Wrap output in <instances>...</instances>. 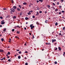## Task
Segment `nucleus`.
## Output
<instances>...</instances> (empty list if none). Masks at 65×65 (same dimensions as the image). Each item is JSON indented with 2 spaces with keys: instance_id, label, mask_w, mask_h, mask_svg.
<instances>
[{
  "instance_id": "nucleus-56",
  "label": "nucleus",
  "mask_w": 65,
  "mask_h": 65,
  "mask_svg": "<svg viewBox=\"0 0 65 65\" xmlns=\"http://www.w3.org/2000/svg\"><path fill=\"white\" fill-rule=\"evenodd\" d=\"M58 50V48H55V50Z\"/></svg>"
},
{
  "instance_id": "nucleus-29",
  "label": "nucleus",
  "mask_w": 65,
  "mask_h": 65,
  "mask_svg": "<svg viewBox=\"0 0 65 65\" xmlns=\"http://www.w3.org/2000/svg\"><path fill=\"white\" fill-rule=\"evenodd\" d=\"M6 29L5 28H4V30H3V31H6Z\"/></svg>"
},
{
  "instance_id": "nucleus-38",
  "label": "nucleus",
  "mask_w": 65,
  "mask_h": 65,
  "mask_svg": "<svg viewBox=\"0 0 65 65\" xmlns=\"http://www.w3.org/2000/svg\"><path fill=\"white\" fill-rule=\"evenodd\" d=\"M40 9L38 7L37 8V9L38 10H39Z\"/></svg>"
},
{
  "instance_id": "nucleus-18",
  "label": "nucleus",
  "mask_w": 65,
  "mask_h": 65,
  "mask_svg": "<svg viewBox=\"0 0 65 65\" xmlns=\"http://www.w3.org/2000/svg\"><path fill=\"white\" fill-rule=\"evenodd\" d=\"M5 23V22H2L1 23V24L3 25Z\"/></svg>"
},
{
  "instance_id": "nucleus-34",
  "label": "nucleus",
  "mask_w": 65,
  "mask_h": 65,
  "mask_svg": "<svg viewBox=\"0 0 65 65\" xmlns=\"http://www.w3.org/2000/svg\"><path fill=\"white\" fill-rule=\"evenodd\" d=\"M39 12L40 13H42V11H40Z\"/></svg>"
},
{
  "instance_id": "nucleus-33",
  "label": "nucleus",
  "mask_w": 65,
  "mask_h": 65,
  "mask_svg": "<svg viewBox=\"0 0 65 65\" xmlns=\"http://www.w3.org/2000/svg\"><path fill=\"white\" fill-rule=\"evenodd\" d=\"M53 5H54V6H55L56 5V4L54 3H53Z\"/></svg>"
},
{
  "instance_id": "nucleus-53",
  "label": "nucleus",
  "mask_w": 65,
  "mask_h": 65,
  "mask_svg": "<svg viewBox=\"0 0 65 65\" xmlns=\"http://www.w3.org/2000/svg\"><path fill=\"white\" fill-rule=\"evenodd\" d=\"M25 53H28V52H27V51H25Z\"/></svg>"
},
{
  "instance_id": "nucleus-10",
  "label": "nucleus",
  "mask_w": 65,
  "mask_h": 65,
  "mask_svg": "<svg viewBox=\"0 0 65 65\" xmlns=\"http://www.w3.org/2000/svg\"><path fill=\"white\" fill-rule=\"evenodd\" d=\"M16 26V27H18V28H20V27H19V25L18 26Z\"/></svg>"
},
{
  "instance_id": "nucleus-17",
  "label": "nucleus",
  "mask_w": 65,
  "mask_h": 65,
  "mask_svg": "<svg viewBox=\"0 0 65 65\" xmlns=\"http://www.w3.org/2000/svg\"><path fill=\"white\" fill-rule=\"evenodd\" d=\"M20 31H17V34H20Z\"/></svg>"
},
{
  "instance_id": "nucleus-13",
  "label": "nucleus",
  "mask_w": 65,
  "mask_h": 65,
  "mask_svg": "<svg viewBox=\"0 0 65 65\" xmlns=\"http://www.w3.org/2000/svg\"><path fill=\"white\" fill-rule=\"evenodd\" d=\"M31 14V13L30 12H28V13H27V14H28V15H30Z\"/></svg>"
},
{
  "instance_id": "nucleus-16",
  "label": "nucleus",
  "mask_w": 65,
  "mask_h": 65,
  "mask_svg": "<svg viewBox=\"0 0 65 65\" xmlns=\"http://www.w3.org/2000/svg\"><path fill=\"white\" fill-rule=\"evenodd\" d=\"M15 38H18V39H19V37L18 36H16L15 37Z\"/></svg>"
},
{
  "instance_id": "nucleus-31",
  "label": "nucleus",
  "mask_w": 65,
  "mask_h": 65,
  "mask_svg": "<svg viewBox=\"0 0 65 65\" xmlns=\"http://www.w3.org/2000/svg\"><path fill=\"white\" fill-rule=\"evenodd\" d=\"M58 25V23H55V26H57Z\"/></svg>"
},
{
  "instance_id": "nucleus-46",
  "label": "nucleus",
  "mask_w": 65,
  "mask_h": 65,
  "mask_svg": "<svg viewBox=\"0 0 65 65\" xmlns=\"http://www.w3.org/2000/svg\"><path fill=\"white\" fill-rule=\"evenodd\" d=\"M59 35H61V36H62V35H61V33H59Z\"/></svg>"
},
{
  "instance_id": "nucleus-43",
  "label": "nucleus",
  "mask_w": 65,
  "mask_h": 65,
  "mask_svg": "<svg viewBox=\"0 0 65 65\" xmlns=\"http://www.w3.org/2000/svg\"><path fill=\"white\" fill-rule=\"evenodd\" d=\"M3 9H4V10H7V9L6 8H3Z\"/></svg>"
},
{
  "instance_id": "nucleus-35",
  "label": "nucleus",
  "mask_w": 65,
  "mask_h": 65,
  "mask_svg": "<svg viewBox=\"0 0 65 65\" xmlns=\"http://www.w3.org/2000/svg\"><path fill=\"white\" fill-rule=\"evenodd\" d=\"M21 53H22V52H21L20 51L19 52V54H21Z\"/></svg>"
},
{
  "instance_id": "nucleus-55",
  "label": "nucleus",
  "mask_w": 65,
  "mask_h": 65,
  "mask_svg": "<svg viewBox=\"0 0 65 65\" xmlns=\"http://www.w3.org/2000/svg\"><path fill=\"white\" fill-rule=\"evenodd\" d=\"M4 22V20H3L1 22Z\"/></svg>"
},
{
  "instance_id": "nucleus-6",
  "label": "nucleus",
  "mask_w": 65,
  "mask_h": 65,
  "mask_svg": "<svg viewBox=\"0 0 65 65\" xmlns=\"http://www.w3.org/2000/svg\"><path fill=\"white\" fill-rule=\"evenodd\" d=\"M17 10H18V11H20V9L19 8H17Z\"/></svg>"
},
{
  "instance_id": "nucleus-49",
  "label": "nucleus",
  "mask_w": 65,
  "mask_h": 65,
  "mask_svg": "<svg viewBox=\"0 0 65 65\" xmlns=\"http://www.w3.org/2000/svg\"><path fill=\"white\" fill-rule=\"evenodd\" d=\"M12 40L11 39H9V41H11Z\"/></svg>"
},
{
  "instance_id": "nucleus-11",
  "label": "nucleus",
  "mask_w": 65,
  "mask_h": 65,
  "mask_svg": "<svg viewBox=\"0 0 65 65\" xmlns=\"http://www.w3.org/2000/svg\"><path fill=\"white\" fill-rule=\"evenodd\" d=\"M23 4L24 5H27V3H23Z\"/></svg>"
},
{
  "instance_id": "nucleus-51",
  "label": "nucleus",
  "mask_w": 65,
  "mask_h": 65,
  "mask_svg": "<svg viewBox=\"0 0 65 65\" xmlns=\"http://www.w3.org/2000/svg\"><path fill=\"white\" fill-rule=\"evenodd\" d=\"M32 18H35V16H32Z\"/></svg>"
},
{
  "instance_id": "nucleus-52",
  "label": "nucleus",
  "mask_w": 65,
  "mask_h": 65,
  "mask_svg": "<svg viewBox=\"0 0 65 65\" xmlns=\"http://www.w3.org/2000/svg\"><path fill=\"white\" fill-rule=\"evenodd\" d=\"M6 47L7 48H9V46H8V47L6 46Z\"/></svg>"
},
{
  "instance_id": "nucleus-54",
  "label": "nucleus",
  "mask_w": 65,
  "mask_h": 65,
  "mask_svg": "<svg viewBox=\"0 0 65 65\" xmlns=\"http://www.w3.org/2000/svg\"><path fill=\"white\" fill-rule=\"evenodd\" d=\"M64 0H61V2H63Z\"/></svg>"
},
{
  "instance_id": "nucleus-42",
  "label": "nucleus",
  "mask_w": 65,
  "mask_h": 65,
  "mask_svg": "<svg viewBox=\"0 0 65 65\" xmlns=\"http://www.w3.org/2000/svg\"><path fill=\"white\" fill-rule=\"evenodd\" d=\"M63 30H65V27H64L63 28Z\"/></svg>"
},
{
  "instance_id": "nucleus-32",
  "label": "nucleus",
  "mask_w": 65,
  "mask_h": 65,
  "mask_svg": "<svg viewBox=\"0 0 65 65\" xmlns=\"http://www.w3.org/2000/svg\"><path fill=\"white\" fill-rule=\"evenodd\" d=\"M10 61H11V60H10V59H9L8 60V62H10Z\"/></svg>"
},
{
  "instance_id": "nucleus-14",
  "label": "nucleus",
  "mask_w": 65,
  "mask_h": 65,
  "mask_svg": "<svg viewBox=\"0 0 65 65\" xmlns=\"http://www.w3.org/2000/svg\"><path fill=\"white\" fill-rule=\"evenodd\" d=\"M29 19V18H28L27 17H26L25 18V20H28Z\"/></svg>"
},
{
  "instance_id": "nucleus-9",
  "label": "nucleus",
  "mask_w": 65,
  "mask_h": 65,
  "mask_svg": "<svg viewBox=\"0 0 65 65\" xmlns=\"http://www.w3.org/2000/svg\"><path fill=\"white\" fill-rule=\"evenodd\" d=\"M37 13L36 14V15L37 16V15H38L39 14L38 13V12H37Z\"/></svg>"
},
{
  "instance_id": "nucleus-59",
  "label": "nucleus",
  "mask_w": 65,
  "mask_h": 65,
  "mask_svg": "<svg viewBox=\"0 0 65 65\" xmlns=\"http://www.w3.org/2000/svg\"><path fill=\"white\" fill-rule=\"evenodd\" d=\"M62 7L61 6H59V8H61Z\"/></svg>"
},
{
  "instance_id": "nucleus-61",
  "label": "nucleus",
  "mask_w": 65,
  "mask_h": 65,
  "mask_svg": "<svg viewBox=\"0 0 65 65\" xmlns=\"http://www.w3.org/2000/svg\"><path fill=\"white\" fill-rule=\"evenodd\" d=\"M45 13H47V11H45Z\"/></svg>"
},
{
  "instance_id": "nucleus-57",
  "label": "nucleus",
  "mask_w": 65,
  "mask_h": 65,
  "mask_svg": "<svg viewBox=\"0 0 65 65\" xmlns=\"http://www.w3.org/2000/svg\"><path fill=\"white\" fill-rule=\"evenodd\" d=\"M37 3H38V2H39V1L37 0Z\"/></svg>"
},
{
  "instance_id": "nucleus-22",
  "label": "nucleus",
  "mask_w": 65,
  "mask_h": 65,
  "mask_svg": "<svg viewBox=\"0 0 65 65\" xmlns=\"http://www.w3.org/2000/svg\"><path fill=\"white\" fill-rule=\"evenodd\" d=\"M10 52H8V54H7L9 55H10Z\"/></svg>"
},
{
  "instance_id": "nucleus-58",
  "label": "nucleus",
  "mask_w": 65,
  "mask_h": 65,
  "mask_svg": "<svg viewBox=\"0 0 65 65\" xmlns=\"http://www.w3.org/2000/svg\"><path fill=\"white\" fill-rule=\"evenodd\" d=\"M59 2H57V5H59Z\"/></svg>"
},
{
  "instance_id": "nucleus-3",
  "label": "nucleus",
  "mask_w": 65,
  "mask_h": 65,
  "mask_svg": "<svg viewBox=\"0 0 65 65\" xmlns=\"http://www.w3.org/2000/svg\"><path fill=\"white\" fill-rule=\"evenodd\" d=\"M56 41V39H52V42L53 43L54 42Z\"/></svg>"
},
{
  "instance_id": "nucleus-8",
  "label": "nucleus",
  "mask_w": 65,
  "mask_h": 65,
  "mask_svg": "<svg viewBox=\"0 0 65 65\" xmlns=\"http://www.w3.org/2000/svg\"><path fill=\"white\" fill-rule=\"evenodd\" d=\"M58 50H59V51H61V48L60 47H58Z\"/></svg>"
},
{
  "instance_id": "nucleus-50",
  "label": "nucleus",
  "mask_w": 65,
  "mask_h": 65,
  "mask_svg": "<svg viewBox=\"0 0 65 65\" xmlns=\"http://www.w3.org/2000/svg\"><path fill=\"white\" fill-rule=\"evenodd\" d=\"M33 37H32V39H33L34 38H35L34 36V35H33Z\"/></svg>"
},
{
  "instance_id": "nucleus-30",
  "label": "nucleus",
  "mask_w": 65,
  "mask_h": 65,
  "mask_svg": "<svg viewBox=\"0 0 65 65\" xmlns=\"http://www.w3.org/2000/svg\"><path fill=\"white\" fill-rule=\"evenodd\" d=\"M57 63V61H55V62H54V64H56Z\"/></svg>"
},
{
  "instance_id": "nucleus-25",
  "label": "nucleus",
  "mask_w": 65,
  "mask_h": 65,
  "mask_svg": "<svg viewBox=\"0 0 65 65\" xmlns=\"http://www.w3.org/2000/svg\"><path fill=\"white\" fill-rule=\"evenodd\" d=\"M36 24H37V25H39V23L38 22H37L36 23Z\"/></svg>"
},
{
  "instance_id": "nucleus-44",
  "label": "nucleus",
  "mask_w": 65,
  "mask_h": 65,
  "mask_svg": "<svg viewBox=\"0 0 65 65\" xmlns=\"http://www.w3.org/2000/svg\"><path fill=\"white\" fill-rule=\"evenodd\" d=\"M61 12L64 13V11H62Z\"/></svg>"
},
{
  "instance_id": "nucleus-21",
  "label": "nucleus",
  "mask_w": 65,
  "mask_h": 65,
  "mask_svg": "<svg viewBox=\"0 0 65 65\" xmlns=\"http://www.w3.org/2000/svg\"><path fill=\"white\" fill-rule=\"evenodd\" d=\"M47 22H48L47 20H46V21H45V23H46L47 24Z\"/></svg>"
},
{
  "instance_id": "nucleus-7",
  "label": "nucleus",
  "mask_w": 65,
  "mask_h": 65,
  "mask_svg": "<svg viewBox=\"0 0 65 65\" xmlns=\"http://www.w3.org/2000/svg\"><path fill=\"white\" fill-rule=\"evenodd\" d=\"M16 8L17 7H16L15 6H14L13 7V8H14V9H16Z\"/></svg>"
},
{
  "instance_id": "nucleus-20",
  "label": "nucleus",
  "mask_w": 65,
  "mask_h": 65,
  "mask_svg": "<svg viewBox=\"0 0 65 65\" xmlns=\"http://www.w3.org/2000/svg\"><path fill=\"white\" fill-rule=\"evenodd\" d=\"M1 40L2 41H4V39L3 38H2L1 39Z\"/></svg>"
},
{
  "instance_id": "nucleus-41",
  "label": "nucleus",
  "mask_w": 65,
  "mask_h": 65,
  "mask_svg": "<svg viewBox=\"0 0 65 65\" xmlns=\"http://www.w3.org/2000/svg\"><path fill=\"white\" fill-rule=\"evenodd\" d=\"M16 51H17V52H19L20 51V50H16Z\"/></svg>"
},
{
  "instance_id": "nucleus-60",
  "label": "nucleus",
  "mask_w": 65,
  "mask_h": 65,
  "mask_svg": "<svg viewBox=\"0 0 65 65\" xmlns=\"http://www.w3.org/2000/svg\"><path fill=\"white\" fill-rule=\"evenodd\" d=\"M2 27V25H0V27Z\"/></svg>"
},
{
  "instance_id": "nucleus-24",
  "label": "nucleus",
  "mask_w": 65,
  "mask_h": 65,
  "mask_svg": "<svg viewBox=\"0 0 65 65\" xmlns=\"http://www.w3.org/2000/svg\"><path fill=\"white\" fill-rule=\"evenodd\" d=\"M16 18V17L15 16L13 17V19H15Z\"/></svg>"
},
{
  "instance_id": "nucleus-23",
  "label": "nucleus",
  "mask_w": 65,
  "mask_h": 65,
  "mask_svg": "<svg viewBox=\"0 0 65 65\" xmlns=\"http://www.w3.org/2000/svg\"><path fill=\"white\" fill-rule=\"evenodd\" d=\"M21 58V56H18V59H20Z\"/></svg>"
},
{
  "instance_id": "nucleus-64",
  "label": "nucleus",
  "mask_w": 65,
  "mask_h": 65,
  "mask_svg": "<svg viewBox=\"0 0 65 65\" xmlns=\"http://www.w3.org/2000/svg\"><path fill=\"white\" fill-rule=\"evenodd\" d=\"M31 33H29V34L30 35H31Z\"/></svg>"
},
{
  "instance_id": "nucleus-5",
  "label": "nucleus",
  "mask_w": 65,
  "mask_h": 65,
  "mask_svg": "<svg viewBox=\"0 0 65 65\" xmlns=\"http://www.w3.org/2000/svg\"><path fill=\"white\" fill-rule=\"evenodd\" d=\"M4 51L3 50H2V49H0V52H4Z\"/></svg>"
},
{
  "instance_id": "nucleus-45",
  "label": "nucleus",
  "mask_w": 65,
  "mask_h": 65,
  "mask_svg": "<svg viewBox=\"0 0 65 65\" xmlns=\"http://www.w3.org/2000/svg\"><path fill=\"white\" fill-rule=\"evenodd\" d=\"M4 59L3 58L0 59V60H1V61H2V60H3Z\"/></svg>"
},
{
  "instance_id": "nucleus-1",
  "label": "nucleus",
  "mask_w": 65,
  "mask_h": 65,
  "mask_svg": "<svg viewBox=\"0 0 65 65\" xmlns=\"http://www.w3.org/2000/svg\"><path fill=\"white\" fill-rule=\"evenodd\" d=\"M10 10H11L10 13L11 14H12L13 13V12H14L15 11V9L13 8L10 9Z\"/></svg>"
},
{
  "instance_id": "nucleus-63",
  "label": "nucleus",
  "mask_w": 65,
  "mask_h": 65,
  "mask_svg": "<svg viewBox=\"0 0 65 65\" xmlns=\"http://www.w3.org/2000/svg\"><path fill=\"white\" fill-rule=\"evenodd\" d=\"M54 33V31L53 32H52V34L53 35V33Z\"/></svg>"
},
{
  "instance_id": "nucleus-19",
  "label": "nucleus",
  "mask_w": 65,
  "mask_h": 65,
  "mask_svg": "<svg viewBox=\"0 0 65 65\" xmlns=\"http://www.w3.org/2000/svg\"><path fill=\"white\" fill-rule=\"evenodd\" d=\"M58 10V9H56L55 11H57Z\"/></svg>"
},
{
  "instance_id": "nucleus-27",
  "label": "nucleus",
  "mask_w": 65,
  "mask_h": 65,
  "mask_svg": "<svg viewBox=\"0 0 65 65\" xmlns=\"http://www.w3.org/2000/svg\"><path fill=\"white\" fill-rule=\"evenodd\" d=\"M19 7L20 8H21L22 7L21 6H20V5H19Z\"/></svg>"
},
{
  "instance_id": "nucleus-37",
  "label": "nucleus",
  "mask_w": 65,
  "mask_h": 65,
  "mask_svg": "<svg viewBox=\"0 0 65 65\" xmlns=\"http://www.w3.org/2000/svg\"><path fill=\"white\" fill-rule=\"evenodd\" d=\"M3 19V17H0V19Z\"/></svg>"
},
{
  "instance_id": "nucleus-12",
  "label": "nucleus",
  "mask_w": 65,
  "mask_h": 65,
  "mask_svg": "<svg viewBox=\"0 0 65 65\" xmlns=\"http://www.w3.org/2000/svg\"><path fill=\"white\" fill-rule=\"evenodd\" d=\"M39 1L40 2H41L42 3L43 2V0H39Z\"/></svg>"
},
{
  "instance_id": "nucleus-39",
  "label": "nucleus",
  "mask_w": 65,
  "mask_h": 65,
  "mask_svg": "<svg viewBox=\"0 0 65 65\" xmlns=\"http://www.w3.org/2000/svg\"><path fill=\"white\" fill-rule=\"evenodd\" d=\"M25 65H28V63L26 62V63H25Z\"/></svg>"
},
{
  "instance_id": "nucleus-15",
  "label": "nucleus",
  "mask_w": 65,
  "mask_h": 65,
  "mask_svg": "<svg viewBox=\"0 0 65 65\" xmlns=\"http://www.w3.org/2000/svg\"><path fill=\"white\" fill-rule=\"evenodd\" d=\"M47 7L48 8H50V5H47Z\"/></svg>"
},
{
  "instance_id": "nucleus-47",
  "label": "nucleus",
  "mask_w": 65,
  "mask_h": 65,
  "mask_svg": "<svg viewBox=\"0 0 65 65\" xmlns=\"http://www.w3.org/2000/svg\"><path fill=\"white\" fill-rule=\"evenodd\" d=\"M33 11L32 10L29 11V12H32Z\"/></svg>"
},
{
  "instance_id": "nucleus-4",
  "label": "nucleus",
  "mask_w": 65,
  "mask_h": 65,
  "mask_svg": "<svg viewBox=\"0 0 65 65\" xmlns=\"http://www.w3.org/2000/svg\"><path fill=\"white\" fill-rule=\"evenodd\" d=\"M45 44L46 45H51V43H46Z\"/></svg>"
},
{
  "instance_id": "nucleus-40",
  "label": "nucleus",
  "mask_w": 65,
  "mask_h": 65,
  "mask_svg": "<svg viewBox=\"0 0 65 65\" xmlns=\"http://www.w3.org/2000/svg\"><path fill=\"white\" fill-rule=\"evenodd\" d=\"M55 8H54V7H53V9L54 10H55Z\"/></svg>"
},
{
  "instance_id": "nucleus-26",
  "label": "nucleus",
  "mask_w": 65,
  "mask_h": 65,
  "mask_svg": "<svg viewBox=\"0 0 65 65\" xmlns=\"http://www.w3.org/2000/svg\"><path fill=\"white\" fill-rule=\"evenodd\" d=\"M15 29H12V32H14V31Z\"/></svg>"
},
{
  "instance_id": "nucleus-36",
  "label": "nucleus",
  "mask_w": 65,
  "mask_h": 65,
  "mask_svg": "<svg viewBox=\"0 0 65 65\" xmlns=\"http://www.w3.org/2000/svg\"><path fill=\"white\" fill-rule=\"evenodd\" d=\"M22 15V13H20V15L21 16Z\"/></svg>"
},
{
  "instance_id": "nucleus-2",
  "label": "nucleus",
  "mask_w": 65,
  "mask_h": 65,
  "mask_svg": "<svg viewBox=\"0 0 65 65\" xmlns=\"http://www.w3.org/2000/svg\"><path fill=\"white\" fill-rule=\"evenodd\" d=\"M33 25V24H31L30 25V27H31V29H32L33 28H34L35 27V26H32Z\"/></svg>"
},
{
  "instance_id": "nucleus-28",
  "label": "nucleus",
  "mask_w": 65,
  "mask_h": 65,
  "mask_svg": "<svg viewBox=\"0 0 65 65\" xmlns=\"http://www.w3.org/2000/svg\"><path fill=\"white\" fill-rule=\"evenodd\" d=\"M11 2L12 4H13V3H14V1H13V0H12L11 1Z\"/></svg>"
},
{
  "instance_id": "nucleus-62",
  "label": "nucleus",
  "mask_w": 65,
  "mask_h": 65,
  "mask_svg": "<svg viewBox=\"0 0 65 65\" xmlns=\"http://www.w3.org/2000/svg\"><path fill=\"white\" fill-rule=\"evenodd\" d=\"M55 36H56L57 37H58V35H56Z\"/></svg>"
},
{
  "instance_id": "nucleus-48",
  "label": "nucleus",
  "mask_w": 65,
  "mask_h": 65,
  "mask_svg": "<svg viewBox=\"0 0 65 65\" xmlns=\"http://www.w3.org/2000/svg\"><path fill=\"white\" fill-rule=\"evenodd\" d=\"M61 13L60 12L58 13V14H61Z\"/></svg>"
}]
</instances>
